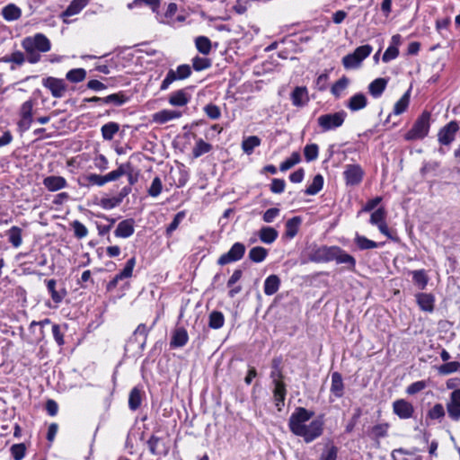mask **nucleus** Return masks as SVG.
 Wrapping results in <instances>:
<instances>
[{"label":"nucleus","mask_w":460,"mask_h":460,"mask_svg":"<svg viewBox=\"0 0 460 460\" xmlns=\"http://www.w3.org/2000/svg\"><path fill=\"white\" fill-rule=\"evenodd\" d=\"M142 402V390L138 387H134L128 396V407L131 411H137Z\"/></svg>","instance_id":"obj_38"},{"label":"nucleus","mask_w":460,"mask_h":460,"mask_svg":"<svg viewBox=\"0 0 460 460\" xmlns=\"http://www.w3.org/2000/svg\"><path fill=\"white\" fill-rule=\"evenodd\" d=\"M225 323V316L219 311H213L208 317V326L211 329H220Z\"/></svg>","instance_id":"obj_47"},{"label":"nucleus","mask_w":460,"mask_h":460,"mask_svg":"<svg viewBox=\"0 0 460 460\" xmlns=\"http://www.w3.org/2000/svg\"><path fill=\"white\" fill-rule=\"evenodd\" d=\"M22 47L26 53V59L31 64H36L40 60V53L50 50V40L42 33L25 37L22 41Z\"/></svg>","instance_id":"obj_2"},{"label":"nucleus","mask_w":460,"mask_h":460,"mask_svg":"<svg viewBox=\"0 0 460 460\" xmlns=\"http://www.w3.org/2000/svg\"><path fill=\"white\" fill-rule=\"evenodd\" d=\"M413 283L420 288L425 289L429 283V277L425 270H412L411 272Z\"/></svg>","instance_id":"obj_37"},{"label":"nucleus","mask_w":460,"mask_h":460,"mask_svg":"<svg viewBox=\"0 0 460 460\" xmlns=\"http://www.w3.org/2000/svg\"><path fill=\"white\" fill-rule=\"evenodd\" d=\"M279 236V232L270 226H262L259 231L260 240L266 244L274 243Z\"/></svg>","instance_id":"obj_31"},{"label":"nucleus","mask_w":460,"mask_h":460,"mask_svg":"<svg viewBox=\"0 0 460 460\" xmlns=\"http://www.w3.org/2000/svg\"><path fill=\"white\" fill-rule=\"evenodd\" d=\"M429 119L430 113L423 111L416 119L412 128L405 134L404 138L408 141L424 138L429 131Z\"/></svg>","instance_id":"obj_3"},{"label":"nucleus","mask_w":460,"mask_h":460,"mask_svg":"<svg viewBox=\"0 0 460 460\" xmlns=\"http://www.w3.org/2000/svg\"><path fill=\"white\" fill-rule=\"evenodd\" d=\"M367 105V98L362 93H358L352 95L347 102V108L351 111H358L363 110Z\"/></svg>","instance_id":"obj_26"},{"label":"nucleus","mask_w":460,"mask_h":460,"mask_svg":"<svg viewBox=\"0 0 460 460\" xmlns=\"http://www.w3.org/2000/svg\"><path fill=\"white\" fill-rule=\"evenodd\" d=\"M301 222L302 220L299 217H294L288 219L285 226V236L288 239H293L298 233Z\"/></svg>","instance_id":"obj_35"},{"label":"nucleus","mask_w":460,"mask_h":460,"mask_svg":"<svg viewBox=\"0 0 460 460\" xmlns=\"http://www.w3.org/2000/svg\"><path fill=\"white\" fill-rule=\"evenodd\" d=\"M43 185L49 191H58L67 186L66 180L62 176L51 175L43 179Z\"/></svg>","instance_id":"obj_23"},{"label":"nucleus","mask_w":460,"mask_h":460,"mask_svg":"<svg viewBox=\"0 0 460 460\" xmlns=\"http://www.w3.org/2000/svg\"><path fill=\"white\" fill-rule=\"evenodd\" d=\"M261 140L257 136H250L242 141V149L244 154L250 155L253 153L254 148L261 146Z\"/></svg>","instance_id":"obj_36"},{"label":"nucleus","mask_w":460,"mask_h":460,"mask_svg":"<svg viewBox=\"0 0 460 460\" xmlns=\"http://www.w3.org/2000/svg\"><path fill=\"white\" fill-rule=\"evenodd\" d=\"M390 424L387 422L378 423L367 430V436L375 442L376 447H380V439L385 438L388 436V430Z\"/></svg>","instance_id":"obj_14"},{"label":"nucleus","mask_w":460,"mask_h":460,"mask_svg":"<svg viewBox=\"0 0 460 460\" xmlns=\"http://www.w3.org/2000/svg\"><path fill=\"white\" fill-rule=\"evenodd\" d=\"M338 246L322 245L315 249L310 255V260L314 262H329L334 261Z\"/></svg>","instance_id":"obj_10"},{"label":"nucleus","mask_w":460,"mask_h":460,"mask_svg":"<svg viewBox=\"0 0 460 460\" xmlns=\"http://www.w3.org/2000/svg\"><path fill=\"white\" fill-rule=\"evenodd\" d=\"M3 61L4 63H13L15 65L21 66L25 61L24 54L19 50L13 52L9 56H5L3 58Z\"/></svg>","instance_id":"obj_61"},{"label":"nucleus","mask_w":460,"mask_h":460,"mask_svg":"<svg viewBox=\"0 0 460 460\" xmlns=\"http://www.w3.org/2000/svg\"><path fill=\"white\" fill-rule=\"evenodd\" d=\"M373 48L368 45L358 47L352 53L342 58V65L345 69H355L360 66L362 61L372 52Z\"/></svg>","instance_id":"obj_4"},{"label":"nucleus","mask_w":460,"mask_h":460,"mask_svg":"<svg viewBox=\"0 0 460 460\" xmlns=\"http://www.w3.org/2000/svg\"><path fill=\"white\" fill-rule=\"evenodd\" d=\"M280 287V279L277 275H270L264 281V293L267 296H272L278 292Z\"/></svg>","instance_id":"obj_30"},{"label":"nucleus","mask_w":460,"mask_h":460,"mask_svg":"<svg viewBox=\"0 0 460 460\" xmlns=\"http://www.w3.org/2000/svg\"><path fill=\"white\" fill-rule=\"evenodd\" d=\"M447 412L452 420H460V389H456L450 394L447 402Z\"/></svg>","instance_id":"obj_12"},{"label":"nucleus","mask_w":460,"mask_h":460,"mask_svg":"<svg viewBox=\"0 0 460 460\" xmlns=\"http://www.w3.org/2000/svg\"><path fill=\"white\" fill-rule=\"evenodd\" d=\"M119 126L116 122H108L104 124L102 128V136L105 140H111L118 133Z\"/></svg>","instance_id":"obj_45"},{"label":"nucleus","mask_w":460,"mask_h":460,"mask_svg":"<svg viewBox=\"0 0 460 460\" xmlns=\"http://www.w3.org/2000/svg\"><path fill=\"white\" fill-rule=\"evenodd\" d=\"M268 255V250L261 246H256L250 250L249 259L256 263L263 261Z\"/></svg>","instance_id":"obj_46"},{"label":"nucleus","mask_w":460,"mask_h":460,"mask_svg":"<svg viewBox=\"0 0 460 460\" xmlns=\"http://www.w3.org/2000/svg\"><path fill=\"white\" fill-rule=\"evenodd\" d=\"M134 220L125 219L118 224L114 234L117 237L128 238L134 234Z\"/></svg>","instance_id":"obj_25"},{"label":"nucleus","mask_w":460,"mask_h":460,"mask_svg":"<svg viewBox=\"0 0 460 460\" xmlns=\"http://www.w3.org/2000/svg\"><path fill=\"white\" fill-rule=\"evenodd\" d=\"M2 15L7 22H13L22 16V10L14 4H8L2 9Z\"/></svg>","instance_id":"obj_32"},{"label":"nucleus","mask_w":460,"mask_h":460,"mask_svg":"<svg viewBox=\"0 0 460 460\" xmlns=\"http://www.w3.org/2000/svg\"><path fill=\"white\" fill-rule=\"evenodd\" d=\"M42 85L49 90L54 98H62L67 90V85L63 79L52 76L44 78Z\"/></svg>","instance_id":"obj_9"},{"label":"nucleus","mask_w":460,"mask_h":460,"mask_svg":"<svg viewBox=\"0 0 460 460\" xmlns=\"http://www.w3.org/2000/svg\"><path fill=\"white\" fill-rule=\"evenodd\" d=\"M190 75L191 68L189 65H180L177 66L175 70L170 69L167 72L165 78L163 80L161 84L160 90L165 91L170 87V85L173 82L177 80H184L188 78Z\"/></svg>","instance_id":"obj_7"},{"label":"nucleus","mask_w":460,"mask_h":460,"mask_svg":"<svg viewBox=\"0 0 460 460\" xmlns=\"http://www.w3.org/2000/svg\"><path fill=\"white\" fill-rule=\"evenodd\" d=\"M11 455L14 460H22L26 454V447L23 443L14 444L10 448Z\"/></svg>","instance_id":"obj_63"},{"label":"nucleus","mask_w":460,"mask_h":460,"mask_svg":"<svg viewBox=\"0 0 460 460\" xmlns=\"http://www.w3.org/2000/svg\"><path fill=\"white\" fill-rule=\"evenodd\" d=\"M90 0H73L63 12L62 17L73 16L79 13L89 3Z\"/></svg>","instance_id":"obj_34"},{"label":"nucleus","mask_w":460,"mask_h":460,"mask_svg":"<svg viewBox=\"0 0 460 460\" xmlns=\"http://www.w3.org/2000/svg\"><path fill=\"white\" fill-rule=\"evenodd\" d=\"M47 289L50 294L52 301L55 303V307H57L66 297V290L65 288L57 289V281L53 279L45 280Z\"/></svg>","instance_id":"obj_20"},{"label":"nucleus","mask_w":460,"mask_h":460,"mask_svg":"<svg viewBox=\"0 0 460 460\" xmlns=\"http://www.w3.org/2000/svg\"><path fill=\"white\" fill-rule=\"evenodd\" d=\"M36 100L29 99L22 102L18 111L19 120L17 127L20 131L24 132L29 130L33 122L34 106Z\"/></svg>","instance_id":"obj_5"},{"label":"nucleus","mask_w":460,"mask_h":460,"mask_svg":"<svg viewBox=\"0 0 460 460\" xmlns=\"http://www.w3.org/2000/svg\"><path fill=\"white\" fill-rule=\"evenodd\" d=\"M189 90V88H183L172 92L168 98L169 104L174 107H183L187 105L191 99V94Z\"/></svg>","instance_id":"obj_16"},{"label":"nucleus","mask_w":460,"mask_h":460,"mask_svg":"<svg viewBox=\"0 0 460 460\" xmlns=\"http://www.w3.org/2000/svg\"><path fill=\"white\" fill-rule=\"evenodd\" d=\"M319 147L316 144L306 145L304 148V155L306 162H312L317 159Z\"/></svg>","instance_id":"obj_59"},{"label":"nucleus","mask_w":460,"mask_h":460,"mask_svg":"<svg viewBox=\"0 0 460 460\" xmlns=\"http://www.w3.org/2000/svg\"><path fill=\"white\" fill-rule=\"evenodd\" d=\"M84 181V185L86 187L98 186L102 187L106 184L104 175H100L96 173H89L83 177Z\"/></svg>","instance_id":"obj_41"},{"label":"nucleus","mask_w":460,"mask_h":460,"mask_svg":"<svg viewBox=\"0 0 460 460\" xmlns=\"http://www.w3.org/2000/svg\"><path fill=\"white\" fill-rule=\"evenodd\" d=\"M8 240L12 243V245L15 248H18L21 246L22 243V229L18 226H12L8 230Z\"/></svg>","instance_id":"obj_51"},{"label":"nucleus","mask_w":460,"mask_h":460,"mask_svg":"<svg viewBox=\"0 0 460 460\" xmlns=\"http://www.w3.org/2000/svg\"><path fill=\"white\" fill-rule=\"evenodd\" d=\"M323 187V177L321 174H316L312 182L307 186L305 190L306 195H315L317 194Z\"/></svg>","instance_id":"obj_44"},{"label":"nucleus","mask_w":460,"mask_h":460,"mask_svg":"<svg viewBox=\"0 0 460 460\" xmlns=\"http://www.w3.org/2000/svg\"><path fill=\"white\" fill-rule=\"evenodd\" d=\"M281 358H274L271 361L270 378L272 381L283 380V374L281 370Z\"/></svg>","instance_id":"obj_53"},{"label":"nucleus","mask_w":460,"mask_h":460,"mask_svg":"<svg viewBox=\"0 0 460 460\" xmlns=\"http://www.w3.org/2000/svg\"><path fill=\"white\" fill-rule=\"evenodd\" d=\"M346 118L345 111L323 114L318 117L317 123L323 131L336 129L341 127Z\"/></svg>","instance_id":"obj_6"},{"label":"nucleus","mask_w":460,"mask_h":460,"mask_svg":"<svg viewBox=\"0 0 460 460\" xmlns=\"http://www.w3.org/2000/svg\"><path fill=\"white\" fill-rule=\"evenodd\" d=\"M330 391L336 398H341L343 396L344 384L342 376L339 372H333L332 374V385Z\"/></svg>","instance_id":"obj_28"},{"label":"nucleus","mask_w":460,"mask_h":460,"mask_svg":"<svg viewBox=\"0 0 460 460\" xmlns=\"http://www.w3.org/2000/svg\"><path fill=\"white\" fill-rule=\"evenodd\" d=\"M354 242L359 250L375 249L380 246L379 243L367 238L366 236L356 234Z\"/></svg>","instance_id":"obj_40"},{"label":"nucleus","mask_w":460,"mask_h":460,"mask_svg":"<svg viewBox=\"0 0 460 460\" xmlns=\"http://www.w3.org/2000/svg\"><path fill=\"white\" fill-rule=\"evenodd\" d=\"M387 83L388 80L385 78H376L369 84L368 92L373 97L378 98L385 91Z\"/></svg>","instance_id":"obj_33"},{"label":"nucleus","mask_w":460,"mask_h":460,"mask_svg":"<svg viewBox=\"0 0 460 460\" xmlns=\"http://www.w3.org/2000/svg\"><path fill=\"white\" fill-rule=\"evenodd\" d=\"M156 321H157V319H155L153 322V323H152V325L150 327H147L144 323H140L137 327V329L135 330L133 335L136 338V340L137 339V337H142V341H141V347L142 348L145 346L146 339H147V336H148V333H149L150 330L155 325Z\"/></svg>","instance_id":"obj_48"},{"label":"nucleus","mask_w":460,"mask_h":460,"mask_svg":"<svg viewBox=\"0 0 460 460\" xmlns=\"http://www.w3.org/2000/svg\"><path fill=\"white\" fill-rule=\"evenodd\" d=\"M181 117V112L175 110H162L152 115V121L157 124H164L168 121Z\"/></svg>","instance_id":"obj_19"},{"label":"nucleus","mask_w":460,"mask_h":460,"mask_svg":"<svg viewBox=\"0 0 460 460\" xmlns=\"http://www.w3.org/2000/svg\"><path fill=\"white\" fill-rule=\"evenodd\" d=\"M128 98L121 92L110 94L103 97L102 104H113L115 106L123 105L128 102Z\"/></svg>","instance_id":"obj_42"},{"label":"nucleus","mask_w":460,"mask_h":460,"mask_svg":"<svg viewBox=\"0 0 460 460\" xmlns=\"http://www.w3.org/2000/svg\"><path fill=\"white\" fill-rule=\"evenodd\" d=\"M211 66L210 59L196 56L192 58V67L196 71H202Z\"/></svg>","instance_id":"obj_60"},{"label":"nucleus","mask_w":460,"mask_h":460,"mask_svg":"<svg viewBox=\"0 0 460 460\" xmlns=\"http://www.w3.org/2000/svg\"><path fill=\"white\" fill-rule=\"evenodd\" d=\"M272 384L274 386L272 393L275 405L279 411H281L287 394L286 385L283 380L272 381Z\"/></svg>","instance_id":"obj_18"},{"label":"nucleus","mask_w":460,"mask_h":460,"mask_svg":"<svg viewBox=\"0 0 460 460\" xmlns=\"http://www.w3.org/2000/svg\"><path fill=\"white\" fill-rule=\"evenodd\" d=\"M393 412L400 419L407 420L413 416L414 407L405 399H398L393 402Z\"/></svg>","instance_id":"obj_13"},{"label":"nucleus","mask_w":460,"mask_h":460,"mask_svg":"<svg viewBox=\"0 0 460 460\" xmlns=\"http://www.w3.org/2000/svg\"><path fill=\"white\" fill-rule=\"evenodd\" d=\"M349 84V79L346 76L340 78L331 89V93L336 97L340 98L343 92L347 89Z\"/></svg>","instance_id":"obj_49"},{"label":"nucleus","mask_w":460,"mask_h":460,"mask_svg":"<svg viewBox=\"0 0 460 460\" xmlns=\"http://www.w3.org/2000/svg\"><path fill=\"white\" fill-rule=\"evenodd\" d=\"M149 451L154 456H166L169 453V446L160 438L152 435L147 441Z\"/></svg>","instance_id":"obj_17"},{"label":"nucleus","mask_w":460,"mask_h":460,"mask_svg":"<svg viewBox=\"0 0 460 460\" xmlns=\"http://www.w3.org/2000/svg\"><path fill=\"white\" fill-rule=\"evenodd\" d=\"M343 176L347 185L355 186L362 181L364 172L358 164H347Z\"/></svg>","instance_id":"obj_11"},{"label":"nucleus","mask_w":460,"mask_h":460,"mask_svg":"<svg viewBox=\"0 0 460 460\" xmlns=\"http://www.w3.org/2000/svg\"><path fill=\"white\" fill-rule=\"evenodd\" d=\"M338 456V448L334 445L327 447L321 454L319 460H336Z\"/></svg>","instance_id":"obj_64"},{"label":"nucleus","mask_w":460,"mask_h":460,"mask_svg":"<svg viewBox=\"0 0 460 460\" xmlns=\"http://www.w3.org/2000/svg\"><path fill=\"white\" fill-rule=\"evenodd\" d=\"M301 156L298 152H294L292 155L280 164L279 169L282 172L288 171L296 164H299Z\"/></svg>","instance_id":"obj_54"},{"label":"nucleus","mask_w":460,"mask_h":460,"mask_svg":"<svg viewBox=\"0 0 460 460\" xmlns=\"http://www.w3.org/2000/svg\"><path fill=\"white\" fill-rule=\"evenodd\" d=\"M86 71L84 68L71 69L66 73V79L72 83H80L84 80Z\"/></svg>","instance_id":"obj_55"},{"label":"nucleus","mask_w":460,"mask_h":460,"mask_svg":"<svg viewBox=\"0 0 460 460\" xmlns=\"http://www.w3.org/2000/svg\"><path fill=\"white\" fill-rule=\"evenodd\" d=\"M130 169V164H121L116 170L110 172L104 175L106 183L115 181Z\"/></svg>","instance_id":"obj_39"},{"label":"nucleus","mask_w":460,"mask_h":460,"mask_svg":"<svg viewBox=\"0 0 460 460\" xmlns=\"http://www.w3.org/2000/svg\"><path fill=\"white\" fill-rule=\"evenodd\" d=\"M446 414L444 406L441 403H436L433 407H431L428 413L427 417L430 420H442Z\"/></svg>","instance_id":"obj_58"},{"label":"nucleus","mask_w":460,"mask_h":460,"mask_svg":"<svg viewBox=\"0 0 460 460\" xmlns=\"http://www.w3.org/2000/svg\"><path fill=\"white\" fill-rule=\"evenodd\" d=\"M416 302L424 312L431 313L434 310L435 296L429 293H418L415 295Z\"/></svg>","instance_id":"obj_24"},{"label":"nucleus","mask_w":460,"mask_h":460,"mask_svg":"<svg viewBox=\"0 0 460 460\" xmlns=\"http://www.w3.org/2000/svg\"><path fill=\"white\" fill-rule=\"evenodd\" d=\"M314 416V411L304 407H297L288 420L290 431L294 435L302 438L305 443L314 441L323 433L324 421L323 416L312 420Z\"/></svg>","instance_id":"obj_1"},{"label":"nucleus","mask_w":460,"mask_h":460,"mask_svg":"<svg viewBox=\"0 0 460 460\" xmlns=\"http://www.w3.org/2000/svg\"><path fill=\"white\" fill-rule=\"evenodd\" d=\"M211 149H212V146L200 138V139L197 140L195 146L193 147V150H192L193 158H198V157L201 156L202 155L208 153L209 151H211Z\"/></svg>","instance_id":"obj_52"},{"label":"nucleus","mask_w":460,"mask_h":460,"mask_svg":"<svg viewBox=\"0 0 460 460\" xmlns=\"http://www.w3.org/2000/svg\"><path fill=\"white\" fill-rule=\"evenodd\" d=\"M458 129L459 127L456 121H451L439 130L438 134L439 143L446 146L452 143Z\"/></svg>","instance_id":"obj_15"},{"label":"nucleus","mask_w":460,"mask_h":460,"mask_svg":"<svg viewBox=\"0 0 460 460\" xmlns=\"http://www.w3.org/2000/svg\"><path fill=\"white\" fill-rule=\"evenodd\" d=\"M51 323V321L48 318L36 322L33 321L31 323L29 330L33 333L34 337L32 339V342L40 343L45 338L44 326Z\"/></svg>","instance_id":"obj_21"},{"label":"nucleus","mask_w":460,"mask_h":460,"mask_svg":"<svg viewBox=\"0 0 460 460\" xmlns=\"http://www.w3.org/2000/svg\"><path fill=\"white\" fill-rule=\"evenodd\" d=\"M195 46L199 52L208 55L211 51V41L208 37L199 36L195 39Z\"/></svg>","instance_id":"obj_50"},{"label":"nucleus","mask_w":460,"mask_h":460,"mask_svg":"<svg viewBox=\"0 0 460 460\" xmlns=\"http://www.w3.org/2000/svg\"><path fill=\"white\" fill-rule=\"evenodd\" d=\"M123 199V196L119 197H104L100 200V206L104 209H111L119 206Z\"/></svg>","instance_id":"obj_57"},{"label":"nucleus","mask_w":460,"mask_h":460,"mask_svg":"<svg viewBox=\"0 0 460 460\" xmlns=\"http://www.w3.org/2000/svg\"><path fill=\"white\" fill-rule=\"evenodd\" d=\"M178 10L175 3H170L164 15L157 13V20L162 23H169Z\"/></svg>","instance_id":"obj_56"},{"label":"nucleus","mask_w":460,"mask_h":460,"mask_svg":"<svg viewBox=\"0 0 460 460\" xmlns=\"http://www.w3.org/2000/svg\"><path fill=\"white\" fill-rule=\"evenodd\" d=\"M292 104L296 107L305 106L309 102V95L306 87L296 86L290 95Z\"/></svg>","instance_id":"obj_22"},{"label":"nucleus","mask_w":460,"mask_h":460,"mask_svg":"<svg viewBox=\"0 0 460 460\" xmlns=\"http://www.w3.org/2000/svg\"><path fill=\"white\" fill-rule=\"evenodd\" d=\"M428 386V383L425 380L416 381L406 388V394L409 395H414L423 391Z\"/></svg>","instance_id":"obj_62"},{"label":"nucleus","mask_w":460,"mask_h":460,"mask_svg":"<svg viewBox=\"0 0 460 460\" xmlns=\"http://www.w3.org/2000/svg\"><path fill=\"white\" fill-rule=\"evenodd\" d=\"M245 250L244 244L238 242L234 243L227 252L218 258L217 263L224 266L240 261L243 257Z\"/></svg>","instance_id":"obj_8"},{"label":"nucleus","mask_w":460,"mask_h":460,"mask_svg":"<svg viewBox=\"0 0 460 460\" xmlns=\"http://www.w3.org/2000/svg\"><path fill=\"white\" fill-rule=\"evenodd\" d=\"M334 261L338 264H347L348 268L350 270H354L356 267V260L353 256L347 253L344 250H342L341 247H337V251L335 253Z\"/></svg>","instance_id":"obj_29"},{"label":"nucleus","mask_w":460,"mask_h":460,"mask_svg":"<svg viewBox=\"0 0 460 460\" xmlns=\"http://www.w3.org/2000/svg\"><path fill=\"white\" fill-rule=\"evenodd\" d=\"M410 103V91H407L394 104L393 114L401 115L406 111Z\"/></svg>","instance_id":"obj_43"},{"label":"nucleus","mask_w":460,"mask_h":460,"mask_svg":"<svg viewBox=\"0 0 460 460\" xmlns=\"http://www.w3.org/2000/svg\"><path fill=\"white\" fill-rule=\"evenodd\" d=\"M188 340L189 336L187 331L182 327L177 328L172 332L170 346L172 348L183 347L188 342Z\"/></svg>","instance_id":"obj_27"}]
</instances>
